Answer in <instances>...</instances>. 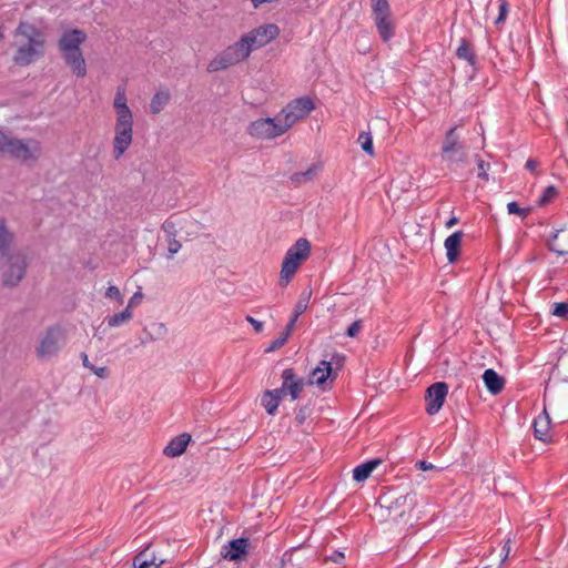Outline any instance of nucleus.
<instances>
[{
	"label": "nucleus",
	"instance_id": "f257e3e1",
	"mask_svg": "<svg viewBox=\"0 0 568 568\" xmlns=\"http://www.w3.org/2000/svg\"><path fill=\"white\" fill-rule=\"evenodd\" d=\"M87 38L83 30L68 29L58 40V49L64 63L78 78L87 75V62L81 50V45L87 41Z\"/></svg>",
	"mask_w": 568,
	"mask_h": 568
},
{
	"label": "nucleus",
	"instance_id": "f03ea898",
	"mask_svg": "<svg viewBox=\"0 0 568 568\" xmlns=\"http://www.w3.org/2000/svg\"><path fill=\"white\" fill-rule=\"evenodd\" d=\"M16 34L26 39V42L17 48L13 55V62L17 65H29L43 55L45 40L41 30L31 23L20 22Z\"/></svg>",
	"mask_w": 568,
	"mask_h": 568
},
{
	"label": "nucleus",
	"instance_id": "7ed1b4c3",
	"mask_svg": "<svg viewBox=\"0 0 568 568\" xmlns=\"http://www.w3.org/2000/svg\"><path fill=\"white\" fill-rule=\"evenodd\" d=\"M41 154L40 143L36 140L27 142L10 136L2 128H0V155H9L12 159L22 162L37 161Z\"/></svg>",
	"mask_w": 568,
	"mask_h": 568
},
{
	"label": "nucleus",
	"instance_id": "20e7f679",
	"mask_svg": "<svg viewBox=\"0 0 568 568\" xmlns=\"http://www.w3.org/2000/svg\"><path fill=\"white\" fill-rule=\"evenodd\" d=\"M311 254V243L304 239H298L286 252L282 262L280 274V286H286L301 264L308 258Z\"/></svg>",
	"mask_w": 568,
	"mask_h": 568
},
{
	"label": "nucleus",
	"instance_id": "39448f33",
	"mask_svg": "<svg viewBox=\"0 0 568 568\" xmlns=\"http://www.w3.org/2000/svg\"><path fill=\"white\" fill-rule=\"evenodd\" d=\"M248 58L247 51L244 50L243 43L236 41L235 43L225 48L207 64V72L214 73L229 67L235 65Z\"/></svg>",
	"mask_w": 568,
	"mask_h": 568
},
{
	"label": "nucleus",
	"instance_id": "423d86ee",
	"mask_svg": "<svg viewBox=\"0 0 568 568\" xmlns=\"http://www.w3.org/2000/svg\"><path fill=\"white\" fill-rule=\"evenodd\" d=\"M314 109L315 104L310 97L294 99L278 113L284 122L283 128L291 129L298 120L307 116Z\"/></svg>",
	"mask_w": 568,
	"mask_h": 568
},
{
	"label": "nucleus",
	"instance_id": "0eeeda50",
	"mask_svg": "<svg viewBox=\"0 0 568 568\" xmlns=\"http://www.w3.org/2000/svg\"><path fill=\"white\" fill-rule=\"evenodd\" d=\"M62 344V328L58 325L48 327L36 348L37 357L40 359H49L55 356L60 352Z\"/></svg>",
	"mask_w": 568,
	"mask_h": 568
},
{
	"label": "nucleus",
	"instance_id": "6e6552de",
	"mask_svg": "<svg viewBox=\"0 0 568 568\" xmlns=\"http://www.w3.org/2000/svg\"><path fill=\"white\" fill-rule=\"evenodd\" d=\"M133 140V116L115 120L113 138V158L119 160L130 148Z\"/></svg>",
	"mask_w": 568,
	"mask_h": 568
},
{
	"label": "nucleus",
	"instance_id": "1a4fd4ad",
	"mask_svg": "<svg viewBox=\"0 0 568 568\" xmlns=\"http://www.w3.org/2000/svg\"><path fill=\"white\" fill-rule=\"evenodd\" d=\"M283 125L284 122L277 114L275 118H263L253 121L247 129V133L257 139H274L287 131Z\"/></svg>",
	"mask_w": 568,
	"mask_h": 568
},
{
	"label": "nucleus",
	"instance_id": "9d476101",
	"mask_svg": "<svg viewBox=\"0 0 568 568\" xmlns=\"http://www.w3.org/2000/svg\"><path fill=\"white\" fill-rule=\"evenodd\" d=\"M457 128H450L445 135L442 145V158L449 163L463 162L466 156V150L456 133Z\"/></svg>",
	"mask_w": 568,
	"mask_h": 568
},
{
	"label": "nucleus",
	"instance_id": "9b49d317",
	"mask_svg": "<svg viewBox=\"0 0 568 568\" xmlns=\"http://www.w3.org/2000/svg\"><path fill=\"white\" fill-rule=\"evenodd\" d=\"M4 257L8 261V267L3 272L2 284L8 287L17 286L26 275V257L22 254H11Z\"/></svg>",
	"mask_w": 568,
	"mask_h": 568
},
{
	"label": "nucleus",
	"instance_id": "f8f14e48",
	"mask_svg": "<svg viewBox=\"0 0 568 568\" xmlns=\"http://www.w3.org/2000/svg\"><path fill=\"white\" fill-rule=\"evenodd\" d=\"M252 544L247 537H240L230 540L223 546L221 556L227 561H244L251 554Z\"/></svg>",
	"mask_w": 568,
	"mask_h": 568
},
{
	"label": "nucleus",
	"instance_id": "ddd939ff",
	"mask_svg": "<svg viewBox=\"0 0 568 568\" xmlns=\"http://www.w3.org/2000/svg\"><path fill=\"white\" fill-rule=\"evenodd\" d=\"M448 394V385L445 382H437L432 384L425 395L426 412L429 415H435L439 412L443 404L445 403Z\"/></svg>",
	"mask_w": 568,
	"mask_h": 568
},
{
	"label": "nucleus",
	"instance_id": "4468645a",
	"mask_svg": "<svg viewBox=\"0 0 568 568\" xmlns=\"http://www.w3.org/2000/svg\"><path fill=\"white\" fill-rule=\"evenodd\" d=\"M282 385L288 392L291 398L293 400L297 399L305 385L304 378L298 377L293 368H286L282 373Z\"/></svg>",
	"mask_w": 568,
	"mask_h": 568
},
{
	"label": "nucleus",
	"instance_id": "2eb2a0df",
	"mask_svg": "<svg viewBox=\"0 0 568 568\" xmlns=\"http://www.w3.org/2000/svg\"><path fill=\"white\" fill-rule=\"evenodd\" d=\"M550 425H551L550 417L546 412L538 415L534 419V424H532L535 437L542 443H549L551 439V436L549 433Z\"/></svg>",
	"mask_w": 568,
	"mask_h": 568
},
{
	"label": "nucleus",
	"instance_id": "dca6fc26",
	"mask_svg": "<svg viewBox=\"0 0 568 568\" xmlns=\"http://www.w3.org/2000/svg\"><path fill=\"white\" fill-rule=\"evenodd\" d=\"M191 442V435L187 433L180 434L172 438L166 447L163 449V454L168 457H178L182 455L189 443Z\"/></svg>",
	"mask_w": 568,
	"mask_h": 568
},
{
	"label": "nucleus",
	"instance_id": "f3484780",
	"mask_svg": "<svg viewBox=\"0 0 568 568\" xmlns=\"http://www.w3.org/2000/svg\"><path fill=\"white\" fill-rule=\"evenodd\" d=\"M548 246L558 255H568V226L558 230L548 242Z\"/></svg>",
	"mask_w": 568,
	"mask_h": 568
},
{
	"label": "nucleus",
	"instance_id": "a211bd4d",
	"mask_svg": "<svg viewBox=\"0 0 568 568\" xmlns=\"http://www.w3.org/2000/svg\"><path fill=\"white\" fill-rule=\"evenodd\" d=\"M463 236H464V233L462 231H457V232L453 233L452 235H449L445 240L444 245L446 248V255H447V260L450 263L456 262L460 254V245H462Z\"/></svg>",
	"mask_w": 568,
	"mask_h": 568
},
{
	"label": "nucleus",
	"instance_id": "6ab92c4d",
	"mask_svg": "<svg viewBox=\"0 0 568 568\" xmlns=\"http://www.w3.org/2000/svg\"><path fill=\"white\" fill-rule=\"evenodd\" d=\"M485 386L493 395H498L505 387V379L497 374L493 368H488L483 374Z\"/></svg>",
	"mask_w": 568,
	"mask_h": 568
},
{
	"label": "nucleus",
	"instance_id": "aec40b11",
	"mask_svg": "<svg viewBox=\"0 0 568 568\" xmlns=\"http://www.w3.org/2000/svg\"><path fill=\"white\" fill-rule=\"evenodd\" d=\"M14 233L10 231L4 219H0V256L4 257L10 254L11 246L14 243Z\"/></svg>",
	"mask_w": 568,
	"mask_h": 568
},
{
	"label": "nucleus",
	"instance_id": "412c9836",
	"mask_svg": "<svg viewBox=\"0 0 568 568\" xmlns=\"http://www.w3.org/2000/svg\"><path fill=\"white\" fill-rule=\"evenodd\" d=\"M253 31L263 47L268 44L280 34V28L275 23H266L258 26L257 28H254Z\"/></svg>",
	"mask_w": 568,
	"mask_h": 568
},
{
	"label": "nucleus",
	"instance_id": "4be33fe9",
	"mask_svg": "<svg viewBox=\"0 0 568 568\" xmlns=\"http://www.w3.org/2000/svg\"><path fill=\"white\" fill-rule=\"evenodd\" d=\"M113 108L115 110L116 119L133 116L132 111L128 106L125 89L123 87H118L116 89Z\"/></svg>",
	"mask_w": 568,
	"mask_h": 568
},
{
	"label": "nucleus",
	"instance_id": "5701e85b",
	"mask_svg": "<svg viewBox=\"0 0 568 568\" xmlns=\"http://www.w3.org/2000/svg\"><path fill=\"white\" fill-rule=\"evenodd\" d=\"M382 464V459L375 458L367 460L358 466H356L353 470L354 480L362 483L366 480L374 469Z\"/></svg>",
	"mask_w": 568,
	"mask_h": 568
},
{
	"label": "nucleus",
	"instance_id": "b1692460",
	"mask_svg": "<svg viewBox=\"0 0 568 568\" xmlns=\"http://www.w3.org/2000/svg\"><path fill=\"white\" fill-rule=\"evenodd\" d=\"M456 57L458 59L465 60L469 65L476 68L477 57L470 44V42L466 38H462L459 40V45L456 50Z\"/></svg>",
	"mask_w": 568,
	"mask_h": 568
},
{
	"label": "nucleus",
	"instance_id": "393cba45",
	"mask_svg": "<svg viewBox=\"0 0 568 568\" xmlns=\"http://www.w3.org/2000/svg\"><path fill=\"white\" fill-rule=\"evenodd\" d=\"M333 362L322 361L320 366L313 369L312 375L315 378L314 383L318 386L324 385L329 377L335 378L333 375ZM313 384V382H311Z\"/></svg>",
	"mask_w": 568,
	"mask_h": 568
},
{
	"label": "nucleus",
	"instance_id": "a878e982",
	"mask_svg": "<svg viewBox=\"0 0 568 568\" xmlns=\"http://www.w3.org/2000/svg\"><path fill=\"white\" fill-rule=\"evenodd\" d=\"M375 24L381 38L386 42L394 36V23L390 16L387 18H379L375 20Z\"/></svg>",
	"mask_w": 568,
	"mask_h": 568
},
{
	"label": "nucleus",
	"instance_id": "bb28decb",
	"mask_svg": "<svg viewBox=\"0 0 568 568\" xmlns=\"http://www.w3.org/2000/svg\"><path fill=\"white\" fill-rule=\"evenodd\" d=\"M169 101H170L169 92H164V91L156 92L151 100L150 112L152 114L160 113L164 109V106L169 103Z\"/></svg>",
	"mask_w": 568,
	"mask_h": 568
},
{
	"label": "nucleus",
	"instance_id": "cd10ccee",
	"mask_svg": "<svg viewBox=\"0 0 568 568\" xmlns=\"http://www.w3.org/2000/svg\"><path fill=\"white\" fill-rule=\"evenodd\" d=\"M240 42L243 43V48L244 50L247 51V54L250 55L251 52L253 50H256V49H260V48H263V45L261 44V42L257 40V37L256 34L254 33L253 30H251L250 32L247 33H244L241 38H240Z\"/></svg>",
	"mask_w": 568,
	"mask_h": 568
},
{
	"label": "nucleus",
	"instance_id": "c85d7f7f",
	"mask_svg": "<svg viewBox=\"0 0 568 568\" xmlns=\"http://www.w3.org/2000/svg\"><path fill=\"white\" fill-rule=\"evenodd\" d=\"M261 404L268 415H274L277 410L280 402L277 400L276 396H273V393L265 390L262 395Z\"/></svg>",
	"mask_w": 568,
	"mask_h": 568
},
{
	"label": "nucleus",
	"instance_id": "c756f323",
	"mask_svg": "<svg viewBox=\"0 0 568 568\" xmlns=\"http://www.w3.org/2000/svg\"><path fill=\"white\" fill-rule=\"evenodd\" d=\"M374 19L387 18L390 16V8L387 0H373L372 4Z\"/></svg>",
	"mask_w": 568,
	"mask_h": 568
},
{
	"label": "nucleus",
	"instance_id": "7c9ffc66",
	"mask_svg": "<svg viewBox=\"0 0 568 568\" xmlns=\"http://www.w3.org/2000/svg\"><path fill=\"white\" fill-rule=\"evenodd\" d=\"M317 173V169L315 165L311 166L304 172H296L291 175V181L295 183L296 185H300L302 183H306L312 181Z\"/></svg>",
	"mask_w": 568,
	"mask_h": 568
},
{
	"label": "nucleus",
	"instance_id": "2f4dec72",
	"mask_svg": "<svg viewBox=\"0 0 568 568\" xmlns=\"http://www.w3.org/2000/svg\"><path fill=\"white\" fill-rule=\"evenodd\" d=\"M133 314L132 311L129 308H125L124 311L113 314L111 316L106 317L108 325L110 327L120 326L121 324L129 322L132 318Z\"/></svg>",
	"mask_w": 568,
	"mask_h": 568
},
{
	"label": "nucleus",
	"instance_id": "473e14b6",
	"mask_svg": "<svg viewBox=\"0 0 568 568\" xmlns=\"http://www.w3.org/2000/svg\"><path fill=\"white\" fill-rule=\"evenodd\" d=\"M149 548L144 549L143 551L139 552L134 559H133V566L134 568H156L153 558H149Z\"/></svg>",
	"mask_w": 568,
	"mask_h": 568
},
{
	"label": "nucleus",
	"instance_id": "72a5a7b5",
	"mask_svg": "<svg viewBox=\"0 0 568 568\" xmlns=\"http://www.w3.org/2000/svg\"><path fill=\"white\" fill-rule=\"evenodd\" d=\"M358 143L361 144L363 151H365L368 155L373 156L374 153V146H373V139L369 132H362L358 135L357 139Z\"/></svg>",
	"mask_w": 568,
	"mask_h": 568
},
{
	"label": "nucleus",
	"instance_id": "f704fd0d",
	"mask_svg": "<svg viewBox=\"0 0 568 568\" xmlns=\"http://www.w3.org/2000/svg\"><path fill=\"white\" fill-rule=\"evenodd\" d=\"M558 195V191L555 186L549 185L544 190L538 203L540 206H545L550 203Z\"/></svg>",
	"mask_w": 568,
	"mask_h": 568
},
{
	"label": "nucleus",
	"instance_id": "c9c22d12",
	"mask_svg": "<svg viewBox=\"0 0 568 568\" xmlns=\"http://www.w3.org/2000/svg\"><path fill=\"white\" fill-rule=\"evenodd\" d=\"M310 296H311V293H308V294L303 293L300 296V298L296 302L294 310H293V313H295V317H298L306 311L308 301H310Z\"/></svg>",
	"mask_w": 568,
	"mask_h": 568
},
{
	"label": "nucleus",
	"instance_id": "e433bc0d",
	"mask_svg": "<svg viewBox=\"0 0 568 568\" xmlns=\"http://www.w3.org/2000/svg\"><path fill=\"white\" fill-rule=\"evenodd\" d=\"M507 210H508L509 214L519 215L523 220L526 219L531 211L530 207H527V209L520 207L517 202H509L507 204Z\"/></svg>",
	"mask_w": 568,
	"mask_h": 568
},
{
	"label": "nucleus",
	"instance_id": "4c0bfd02",
	"mask_svg": "<svg viewBox=\"0 0 568 568\" xmlns=\"http://www.w3.org/2000/svg\"><path fill=\"white\" fill-rule=\"evenodd\" d=\"M152 331L149 333L150 339L155 341L168 333V328L163 323H155L152 325Z\"/></svg>",
	"mask_w": 568,
	"mask_h": 568
},
{
	"label": "nucleus",
	"instance_id": "58836bf2",
	"mask_svg": "<svg viewBox=\"0 0 568 568\" xmlns=\"http://www.w3.org/2000/svg\"><path fill=\"white\" fill-rule=\"evenodd\" d=\"M345 559V555L344 552L339 551V550H333L332 554H324L323 555V560L324 561H332L334 564H342L343 560Z\"/></svg>",
	"mask_w": 568,
	"mask_h": 568
},
{
	"label": "nucleus",
	"instance_id": "ea45409f",
	"mask_svg": "<svg viewBox=\"0 0 568 568\" xmlns=\"http://www.w3.org/2000/svg\"><path fill=\"white\" fill-rule=\"evenodd\" d=\"M477 166H478V174L477 176L484 181H488V172L489 163L485 162L483 159L477 156Z\"/></svg>",
	"mask_w": 568,
	"mask_h": 568
},
{
	"label": "nucleus",
	"instance_id": "a19ab883",
	"mask_svg": "<svg viewBox=\"0 0 568 568\" xmlns=\"http://www.w3.org/2000/svg\"><path fill=\"white\" fill-rule=\"evenodd\" d=\"M182 247V244L180 241H178L175 237H169L168 239V258H172L174 254H176L180 248Z\"/></svg>",
	"mask_w": 568,
	"mask_h": 568
},
{
	"label": "nucleus",
	"instance_id": "79ce46f5",
	"mask_svg": "<svg viewBox=\"0 0 568 568\" xmlns=\"http://www.w3.org/2000/svg\"><path fill=\"white\" fill-rule=\"evenodd\" d=\"M552 315L558 317H566L568 315V303L561 302V303H555Z\"/></svg>",
	"mask_w": 568,
	"mask_h": 568
},
{
	"label": "nucleus",
	"instance_id": "37998d69",
	"mask_svg": "<svg viewBox=\"0 0 568 568\" xmlns=\"http://www.w3.org/2000/svg\"><path fill=\"white\" fill-rule=\"evenodd\" d=\"M287 342V338L280 334L274 341H272V343L270 344V346L265 349L266 353H270V352H274L278 348H281L282 346H284Z\"/></svg>",
	"mask_w": 568,
	"mask_h": 568
},
{
	"label": "nucleus",
	"instance_id": "c03bdc74",
	"mask_svg": "<svg viewBox=\"0 0 568 568\" xmlns=\"http://www.w3.org/2000/svg\"><path fill=\"white\" fill-rule=\"evenodd\" d=\"M105 297L111 298V300H115V301H118L120 303L123 302V296H122L120 290L116 286H109L106 292H105Z\"/></svg>",
	"mask_w": 568,
	"mask_h": 568
},
{
	"label": "nucleus",
	"instance_id": "a18cd8bd",
	"mask_svg": "<svg viewBox=\"0 0 568 568\" xmlns=\"http://www.w3.org/2000/svg\"><path fill=\"white\" fill-rule=\"evenodd\" d=\"M162 230L168 234V237L176 236L175 223L172 220H166L162 225Z\"/></svg>",
	"mask_w": 568,
	"mask_h": 568
},
{
	"label": "nucleus",
	"instance_id": "49530a36",
	"mask_svg": "<svg viewBox=\"0 0 568 568\" xmlns=\"http://www.w3.org/2000/svg\"><path fill=\"white\" fill-rule=\"evenodd\" d=\"M362 325H363V322L362 320H358V321H355L354 323L351 324V326L347 328L346 331V335L348 337H355L357 336V334L359 333L361 328H362Z\"/></svg>",
	"mask_w": 568,
	"mask_h": 568
},
{
	"label": "nucleus",
	"instance_id": "de8ad7c7",
	"mask_svg": "<svg viewBox=\"0 0 568 568\" xmlns=\"http://www.w3.org/2000/svg\"><path fill=\"white\" fill-rule=\"evenodd\" d=\"M507 11H508V3L506 0H501V3L499 6V14H498L497 19L495 20L496 24H499L505 21Z\"/></svg>",
	"mask_w": 568,
	"mask_h": 568
},
{
	"label": "nucleus",
	"instance_id": "09e8293b",
	"mask_svg": "<svg viewBox=\"0 0 568 568\" xmlns=\"http://www.w3.org/2000/svg\"><path fill=\"white\" fill-rule=\"evenodd\" d=\"M90 371H92L100 378H108L110 375V371L105 366L97 367L93 365Z\"/></svg>",
	"mask_w": 568,
	"mask_h": 568
},
{
	"label": "nucleus",
	"instance_id": "8fccbe9b",
	"mask_svg": "<svg viewBox=\"0 0 568 568\" xmlns=\"http://www.w3.org/2000/svg\"><path fill=\"white\" fill-rule=\"evenodd\" d=\"M415 467L418 469V470H422V471H427V470H433L435 469L436 467L432 464V463H428L426 460H419L415 464Z\"/></svg>",
	"mask_w": 568,
	"mask_h": 568
},
{
	"label": "nucleus",
	"instance_id": "3c124183",
	"mask_svg": "<svg viewBox=\"0 0 568 568\" xmlns=\"http://www.w3.org/2000/svg\"><path fill=\"white\" fill-rule=\"evenodd\" d=\"M246 321L248 323H251V325L254 327L255 332L260 333V332L263 331V323L262 322L255 320L254 317H252L250 315L246 316Z\"/></svg>",
	"mask_w": 568,
	"mask_h": 568
},
{
	"label": "nucleus",
	"instance_id": "603ef678",
	"mask_svg": "<svg viewBox=\"0 0 568 568\" xmlns=\"http://www.w3.org/2000/svg\"><path fill=\"white\" fill-rule=\"evenodd\" d=\"M143 295L140 292L134 293V295L130 298L126 308L131 310L133 306L138 305L142 300Z\"/></svg>",
	"mask_w": 568,
	"mask_h": 568
},
{
	"label": "nucleus",
	"instance_id": "864d4df0",
	"mask_svg": "<svg viewBox=\"0 0 568 568\" xmlns=\"http://www.w3.org/2000/svg\"><path fill=\"white\" fill-rule=\"evenodd\" d=\"M270 393H273V396H276L278 402H281L284 396L288 395V392L284 389L283 385L278 388L270 390Z\"/></svg>",
	"mask_w": 568,
	"mask_h": 568
},
{
	"label": "nucleus",
	"instance_id": "5fc2aeb1",
	"mask_svg": "<svg viewBox=\"0 0 568 568\" xmlns=\"http://www.w3.org/2000/svg\"><path fill=\"white\" fill-rule=\"evenodd\" d=\"M525 166L528 171L535 173L536 169L539 166V162L535 159H528Z\"/></svg>",
	"mask_w": 568,
	"mask_h": 568
},
{
	"label": "nucleus",
	"instance_id": "6e6d98bb",
	"mask_svg": "<svg viewBox=\"0 0 568 568\" xmlns=\"http://www.w3.org/2000/svg\"><path fill=\"white\" fill-rule=\"evenodd\" d=\"M298 425H302L305 422V407H301L295 417Z\"/></svg>",
	"mask_w": 568,
	"mask_h": 568
},
{
	"label": "nucleus",
	"instance_id": "4d7b16f0",
	"mask_svg": "<svg viewBox=\"0 0 568 568\" xmlns=\"http://www.w3.org/2000/svg\"><path fill=\"white\" fill-rule=\"evenodd\" d=\"M294 326H295V324L288 322L286 327L284 328V331L281 334L284 335L288 339L293 333Z\"/></svg>",
	"mask_w": 568,
	"mask_h": 568
},
{
	"label": "nucleus",
	"instance_id": "13d9d810",
	"mask_svg": "<svg viewBox=\"0 0 568 568\" xmlns=\"http://www.w3.org/2000/svg\"><path fill=\"white\" fill-rule=\"evenodd\" d=\"M294 326H295V324L288 322L286 327L284 328V331L281 334L284 335L288 339L293 333Z\"/></svg>",
	"mask_w": 568,
	"mask_h": 568
},
{
	"label": "nucleus",
	"instance_id": "bf43d9fd",
	"mask_svg": "<svg viewBox=\"0 0 568 568\" xmlns=\"http://www.w3.org/2000/svg\"><path fill=\"white\" fill-rule=\"evenodd\" d=\"M400 500H403L404 504L408 501V506H413L415 503L413 495H406V496H403L397 499V501H400Z\"/></svg>",
	"mask_w": 568,
	"mask_h": 568
},
{
	"label": "nucleus",
	"instance_id": "052dcab7",
	"mask_svg": "<svg viewBox=\"0 0 568 568\" xmlns=\"http://www.w3.org/2000/svg\"><path fill=\"white\" fill-rule=\"evenodd\" d=\"M81 358H82L83 366L91 369V367L93 365L89 362L88 355L85 353H81Z\"/></svg>",
	"mask_w": 568,
	"mask_h": 568
},
{
	"label": "nucleus",
	"instance_id": "680f3d73",
	"mask_svg": "<svg viewBox=\"0 0 568 568\" xmlns=\"http://www.w3.org/2000/svg\"><path fill=\"white\" fill-rule=\"evenodd\" d=\"M510 539H507V541L505 542L504 547H503V550L505 551V556L503 558V561L507 559V557L509 556V552H510Z\"/></svg>",
	"mask_w": 568,
	"mask_h": 568
},
{
	"label": "nucleus",
	"instance_id": "e2e57ef3",
	"mask_svg": "<svg viewBox=\"0 0 568 568\" xmlns=\"http://www.w3.org/2000/svg\"><path fill=\"white\" fill-rule=\"evenodd\" d=\"M458 223V219L456 216H453L450 217L447 222H446V227L450 229L453 227L455 224Z\"/></svg>",
	"mask_w": 568,
	"mask_h": 568
},
{
	"label": "nucleus",
	"instance_id": "0e129e2a",
	"mask_svg": "<svg viewBox=\"0 0 568 568\" xmlns=\"http://www.w3.org/2000/svg\"><path fill=\"white\" fill-rule=\"evenodd\" d=\"M334 359H336L337 368H338L339 366H342V364H343V359H344V357H343V356L334 355V356H333V358H332V361H334Z\"/></svg>",
	"mask_w": 568,
	"mask_h": 568
},
{
	"label": "nucleus",
	"instance_id": "69168bd1",
	"mask_svg": "<svg viewBox=\"0 0 568 568\" xmlns=\"http://www.w3.org/2000/svg\"><path fill=\"white\" fill-rule=\"evenodd\" d=\"M298 317H295V313L292 314V317L290 320V323L295 324Z\"/></svg>",
	"mask_w": 568,
	"mask_h": 568
}]
</instances>
